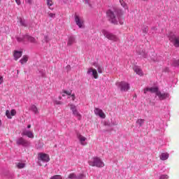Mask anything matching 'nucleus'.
I'll return each mask as SVG.
<instances>
[{"mask_svg": "<svg viewBox=\"0 0 179 179\" xmlns=\"http://www.w3.org/2000/svg\"><path fill=\"white\" fill-rule=\"evenodd\" d=\"M157 96L159 100H166V99L170 97V94H169V92H162V91L159 90L157 93Z\"/></svg>", "mask_w": 179, "mask_h": 179, "instance_id": "obj_13", "label": "nucleus"}, {"mask_svg": "<svg viewBox=\"0 0 179 179\" xmlns=\"http://www.w3.org/2000/svg\"><path fill=\"white\" fill-rule=\"evenodd\" d=\"M50 179H62V176H61V175H55L50 177Z\"/></svg>", "mask_w": 179, "mask_h": 179, "instance_id": "obj_32", "label": "nucleus"}, {"mask_svg": "<svg viewBox=\"0 0 179 179\" xmlns=\"http://www.w3.org/2000/svg\"><path fill=\"white\" fill-rule=\"evenodd\" d=\"M159 179H169V176H167V175H162L159 177Z\"/></svg>", "mask_w": 179, "mask_h": 179, "instance_id": "obj_41", "label": "nucleus"}, {"mask_svg": "<svg viewBox=\"0 0 179 179\" xmlns=\"http://www.w3.org/2000/svg\"><path fill=\"white\" fill-rule=\"evenodd\" d=\"M66 68H67V69H71V66L68 65V66H66Z\"/></svg>", "mask_w": 179, "mask_h": 179, "instance_id": "obj_48", "label": "nucleus"}, {"mask_svg": "<svg viewBox=\"0 0 179 179\" xmlns=\"http://www.w3.org/2000/svg\"><path fill=\"white\" fill-rule=\"evenodd\" d=\"M169 41H171L175 47H179V36L171 34L169 36Z\"/></svg>", "mask_w": 179, "mask_h": 179, "instance_id": "obj_9", "label": "nucleus"}, {"mask_svg": "<svg viewBox=\"0 0 179 179\" xmlns=\"http://www.w3.org/2000/svg\"><path fill=\"white\" fill-rule=\"evenodd\" d=\"M71 97H72V100L74 101L75 100V94H72Z\"/></svg>", "mask_w": 179, "mask_h": 179, "instance_id": "obj_46", "label": "nucleus"}, {"mask_svg": "<svg viewBox=\"0 0 179 179\" xmlns=\"http://www.w3.org/2000/svg\"><path fill=\"white\" fill-rule=\"evenodd\" d=\"M15 166L17 167V169H24L26 164L22 162H17L15 163Z\"/></svg>", "mask_w": 179, "mask_h": 179, "instance_id": "obj_25", "label": "nucleus"}, {"mask_svg": "<svg viewBox=\"0 0 179 179\" xmlns=\"http://www.w3.org/2000/svg\"><path fill=\"white\" fill-rule=\"evenodd\" d=\"M69 107L71 111H72L73 113V115H74V117H76V118L78 119L79 120H82V115H80V113L78 110V108L76 107V106L73 104H70Z\"/></svg>", "mask_w": 179, "mask_h": 179, "instance_id": "obj_7", "label": "nucleus"}, {"mask_svg": "<svg viewBox=\"0 0 179 179\" xmlns=\"http://www.w3.org/2000/svg\"><path fill=\"white\" fill-rule=\"evenodd\" d=\"M10 115H11L12 117L16 115V110L12 109L11 111H10Z\"/></svg>", "mask_w": 179, "mask_h": 179, "instance_id": "obj_39", "label": "nucleus"}, {"mask_svg": "<svg viewBox=\"0 0 179 179\" xmlns=\"http://www.w3.org/2000/svg\"><path fill=\"white\" fill-rule=\"evenodd\" d=\"M76 136L82 146H86L87 145V138L86 137L82 136L80 133H77Z\"/></svg>", "mask_w": 179, "mask_h": 179, "instance_id": "obj_12", "label": "nucleus"}, {"mask_svg": "<svg viewBox=\"0 0 179 179\" xmlns=\"http://www.w3.org/2000/svg\"><path fill=\"white\" fill-rule=\"evenodd\" d=\"M38 160H41V162L48 163V162H50V155L45 153L40 152L38 154Z\"/></svg>", "mask_w": 179, "mask_h": 179, "instance_id": "obj_11", "label": "nucleus"}, {"mask_svg": "<svg viewBox=\"0 0 179 179\" xmlns=\"http://www.w3.org/2000/svg\"><path fill=\"white\" fill-rule=\"evenodd\" d=\"M46 3L49 9H51V6L54 5V1H52V0H46Z\"/></svg>", "mask_w": 179, "mask_h": 179, "instance_id": "obj_29", "label": "nucleus"}, {"mask_svg": "<svg viewBox=\"0 0 179 179\" xmlns=\"http://www.w3.org/2000/svg\"><path fill=\"white\" fill-rule=\"evenodd\" d=\"M169 71V68H166V71L167 72Z\"/></svg>", "mask_w": 179, "mask_h": 179, "instance_id": "obj_52", "label": "nucleus"}, {"mask_svg": "<svg viewBox=\"0 0 179 179\" xmlns=\"http://www.w3.org/2000/svg\"><path fill=\"white\" fill-rule=\"evenodd\" d=\"M29 110H31V111H33L34 114H38V109L37 108V106H36V105H31L29 108Z\"/></svg>", "mask_w": 179, "mask_h": 179, "instance_id": "obj_21", "label": "nucleus"}, {"mask_svg": "<svg viewBox=\"0 0 179 179\" xmlns=\"http://www.w3.org/2000/svg\"><path fill=\"white\" fill-rule=\"evenodd\" d=\"M71 93L72 92L71 91H64V93L62 94V96L63 97L65 96V94H67L68 96H71Z\"/></svg>", "mask_w": 179, "mask_h": 179, "instance_id": "obj_35", "label": "nucleus"}, {"mask_svg": "<svg viewBox=\"0 0 179 179\" xmlns=\"http://www.w3.org/2000/svg\"><path fill=\"white\" fill-rule=\"evenodd\" d=\"M6 117H7L9 120L12 119V115H10V111H9L8 110H7L6 111Z\"/></svg>", "mask_w": 179, "mask_h": 179, "instance_id": "obj_34", "label": "nucleus"}, {"mask_svg": "<svg viewBox=\"0 0 179 179\" xmlns=\"http://www.w3.org/2000/svg\"><path fill=\"white\" fill-rule=\"evenodd\" d=\"M19 21H20V24L21 26H24V27H27V23L26 22V20H24V19L20 18Z\"/></svg>", "mask_w": 179, "mask_h": 179, "instance_id": "obj_26", "label": "nucleus"}, {"mask_svg": "<svg viewBox=\"0 0 179 179\" xmlns=\"http://www.w3.org/2000/svg\"><path fill=\"white\" fill-rule=\"evenodd\" d=\"M50 42V38L48 36H45L43 39L42 40V45L44 48H47V45H48V43Z\"/></svg>", "mask_w": 179, "mask_h": 179, "instance_id": "obj_17", "label": "nucleus"}, {"mask_svg": "<svg viewBox=\"0 0 179 179\" xmlns=\"http://www.w3.org/2000/svg\"><path fill=\"white\" fill-rule=\"evenodd\" d=\"M167 159H169V153L164 152V153L161 154V155H160L161 160H167Z\"/></svg>", "mask_w": 179, "mask_h": 179, "instance_id": "obj_23", "label": "nucleus"}, {"mask_svg": "<svg viewBox=\"0 0 179 179\" xmlns=\"http://www.w3.org/2000/svg\"><path fill=\"white\" fill-rule=\"evenodd\" d=\"M142 31L143 33H144L145 34H146V33H148V27H143L142 28Z\"/></svg>", "mask_w": 179, "mask_h": 179, "instance_id": "obj_38", "label": "nucleus"}, {"mask_svg": "<svg viewBox=\"0 0 179 179\" xmlns=\"http://www.w3.org/2000/svg\"><path fill=\"white\" fill-rule=\"evenodd\" d=\"M2 125V122L0 120V127Z\"/></svg>", "mask_w": 179, "mask_h": 179, "instance_id": "obj_51", "label": "nucleus"}, {"mask_svg": "<svg viewBox=\"0 0 179 179\" xmlns=\"http://www.w3.org/2000/svg\"><path fill=\"white\" fill-rule=\"evenodd\" d=\"M75 41L76 39L73 36H69L67 45H72V44H74Z\"/></svg>", "mask_w": 179, "mask_h": 179, "instance_id": "obj_20", "label": "nucleus"}, {"mask_svg": "<svg viewBox=\"0 0 179 179\" xmlns=\"http://www.w3.org/2000/svg\"><path fill=\"white\" fill-rule=\"evenodd\" d=\"M69 179H76V174L75 173H70L68 176Z\"/></svg>", "mask_w": 179, "mask_h": 179, "instance_id": "obj_33", "label": "nucleus"}, {"mask_svg": "<svg viewBox=\"0 0 179 179\" xmlns=\"http://www.w3.org/2000/svg\"><path fill=\"white\" fill-rule=\"evenodd\" d=\"M48 15L49 17H51L52 19H55V13H48Z\"/></svg>", "mask_w": 179, "mask_h": 179, "instance_id": "obj_37", "label": "nucleus"}, {"mask_svg": "<svg viewBox=\"0 0 179 179\" xmlns=\"http://www.w3.org/2000/svg\"><path fill=\"white\" fill-rule=\"evenodd\" d=\"M31 128V124H28L27 127L26 128L27 129H30Z\"/></svg>", "mask_w": 179, "mask_h": 179, "instance_id": "obj_45", "label": "nucleus"}, {"mask_svg": "<svg viewBox=\"0 0 179 179\" xmlns=\"http://www.w3.org/2000/svg\"><path fill=\"white\" fill-rule=\"evenodd\" d=\"M85 3H89V1H87V0H85Z\"/></svg>", "mask_w": 179, "mask_h": 179, "instance_id": "obj_50", "label": "nucleus"}, {"mask_svg": "<svg viewBox=\"0 0 179 179\" xmlns=\"http://www.w3.org/2000/svg\"><path fill=\"white\" fill-rule=\"evenodd\" d=\"M94 113L95 115H96L97 117H99L100 118H102V119L106 118V113L103 112V110L99 108H95L94 110Z\"/></svg>", "mask_w": 179, "mask_h": 179, "instance_id": "obj_14", "label": "nucleus"}, {"mask_svg": "<svg viewBox=\"0 0 179 179\" xmlns=\"http://www.w3.org/2000/svg\"><path fill=\"white\" fill-rule=\"evenodd\" d=\"M134 72H136V73L137 75H139V76H143V72L142 71V69H141V67H139L138 66H135L134 67Z\"/></svg>", "mask_w": 179, "mask_h": 179, "instance_id": "obj_18", "label": "nucleus"}, {"mask_svg": "<svg viewBox=\"0 0 179 179\" xmlns=\"http://www.w3.org/2000/svg\"><path fill=\"white\" fill-rule=\"evenodd\" d=\"M143 1H148V0H143Z\"/></svg>", "mask_w": 179, "mask_h": 179, "instance_id": "obj_55", "label": "nucleus"}, {"mask_svg": "<svg viewBox=\"0 0 179 179\" xmlns=\"http://www.w3.org/2000/svg\"><path fill=\"white\" fill-rule=\"evenodd\" d=\"M44 146V143H38L36 145V149H41V148H43Z\"/></svg>", "mask_w": 179, "mask_h": 179, "instance_id": "obj_36", "label": "nucleus"}, {"mask_svg": "<svg viewBox=\"0 0 179 179\" xmlns=\"http://www.w3.org/2000/svg\"><path fill=\"white\" fill-rule=\"evenodd\" d=\"M148 92H150V93H155L156 96L157 95V92H159V87H146L144 89V94H146Z\"/></svg>", "mask_w": 179, "mask_h": 179, "instance_id": "obj_15", "label": "nucleus"}, {"mask_svg": "<svg viewBox=\"0 0 179 179\" xmlns=\"http://www.w3.org/2000/svg\"><path fill=\"white\" fill-rule=\"evenodd\" d=\"M138 55H141L143 58H146V53H145V50H142L141 52L137 51Z\"/></svg>", "mask_w": 179, "mask_h": 179, "instance_id": "obj_30", "label": "nucleus"}, {"mask_svg": "<svg viewBox=\"0 0 179 179\" xmlns=\"http://www.w3.org/2000/svg\"><path fill=\"white\" fill-rule=\"evenodd\" d=\"M15 2L17 3V5H20L22 3V2L20 1V0H15Z\"/></svg>", "mask_w": 179, "mask_h": 179, "instance_id": "obj_44", "label": "nucleus"}, {"mask_svg": "<svg viewBox=\"0 0 179 179\" xmlns=\"http://www.w3.org/2000/svg\"><path fill=\"white\" fill-rule=\"evenodd\" d=\"M88 163L92 167H104V162H103L99 157H93L88 162Z\"/></svg>", "mask_w": 179, "mask_h": 179, "instance_id": "obj_3", "label": "nucleus"}, {"mask_svg": "<svg viewBox=\"0 0 179 179\" xmlns=\"http://www.w3.org/2000/svg\"><path fill=\"white\" fill-rule=\"evenodd\" d=\"M45 73H44V72L41 73V76H45Z\"/></svg>", "mask_w": 179, "mask_h": 179, "instance_id": "obj_47", "label": "nucleus"}, {"mask_svg": "<svg viewBox=\"0 0 179 179\" xmlns=\"http://www.w3.org/2000/svg\"><path fill=\"white\" fill-rule=\"evenodd\" d=\"M120 3L121 6H122V8L128 10V5H127V3L124 2V0H120Z\"/></svg>", "mask_w": 179, "mask_h": 179, "instance_id": "obj_28", "label": "nucleus"}, {"mask_svg": "<svg viewBox=\"0 0 179 179\" xmlns=\"http://www.w3.org/2000/svg\"><path fill=\"white\" fill-rule=\"evenodd\" d=\"M87 73V75H91L92 76H93L94 79H97L99 78L97 70L93 68L88 69Z\"/></svg>", "mask_w": 179, "mask_h": 179, "instance_id": "obj_16", "label": "nucleus"}, {"mask_svg": "<svg viewBox=\"0 0 179 179\" xmlns=\"http://www.w3.org/2000/svg\"><path fill=\"white\" fill-rule=\"evenodd\" d=\"M94 66H96V68H97V71L99 73H103V71H104V67L100 65H97L96 64H94Z\"/></svg>", "mask_w": 179, "mask_h": 179, "instance_id": "obj_24", "label": "nucleus"}, {"mask_svg": "<svg viewBox=\"0 0 179 179\" xmlns=\"http://www.w3.org/2000/svg\"><path fill=\"white\" fill-rule=\"evenodd\" d=\"M116 86L122 92H128L129 89H131V87L129 86V83L122 81L116 83Z\"/></svg>", "mask_w": 179, "mask_h": 179, "instance_id": "obj_5", "label": "nucleus"}, {"mask_svg": "<svg viewBox=\"0 0 179 179\" xmlns=\"http://www.w3.org/2000/svg\"><path fill=\"white\" fill-rule=\"evenodd\" d=\"M136 124L138 125H139V127H142V125H143L145 124V120H143V119H138L136 121Z\"/></svg>", "mask_w": 179, "mask_h": 179, "instance_id": "obj_27", "label": "nucleus"}, {"mask_svg": "<svg viewBox=\"0 0 179 179\" xmlns=\"http://www.w3.org/2000/svg\"><path fill=\"white\" fill-rule=\"evenodd\" d=\"M22 136H27V138H30L31 139L34 138V134H33V131H31L27 128L22 129Z\"/></svg>", "mask_w": 179, "mask_h": 179, "instance_id": "obj_10", "label": "nucleus"}, {"mask_svg": "<svg viewBox=\"0 0 179 179\" xmlns=\"http://www.w3.org/2000/svg\"><path fill=\"white\" fill-rule=\"evenodd\" d=\"M16 144L18 146H24V148H27L30 145V143L24 139L23 137H20L16 140Z\"/></svg>", "mask_w": 179, "mask_h": 179, "instance_id": "obj_8", "label": "nucleus"}, {"mask_svg": "<svg viewBox=\"0 0 179 179\" xmlns=\"http://www.w3.org/2000/svg\"><path fill=\"white\" fill-rule=\"evenodd\" d=\"M101 33L104 37L108 40H110L111 41H118V36L108 31L107 29H102Z\"/></svg>", "mask_w": 179, "mask_h": 179, "instance_id": "obj_4", "label": "nucleus"}, {"mask_svg": "<svg viewBox=\"0 0 179 179\" xmlns=\"http://www.w3.org/2000/svg\"><path fill=\"white\" fill-rule=\"evenodd\" d=\"M3 83V77L2 76H0V85H2Z\"/></svg>", "mask_w": 179, "mask_h": 179, "instance_id": "obj_43", "label": "nucleus"}, {"mask_svg": "<svg viewBox=\"0 0 179 179\" xmlns=\"http://www.w3.org/2000/svg\"><path fill=\"white\" fill-rule=\"evenodd\" d=\"M56 104H61L60 101H56Z\"/></svg>", "mask_w": 179, "mask_h": 179, "instance_id": "obj_49", "label": "nucleus"}, {"mask_svg": "<svg viewBox=\"0 0 179 179\" xmlns=\"http://www.w3.org/2000/svg\"><path fill=\"white\" fill-rule=\"evenodd\" d=\"M26 3L31 5L33 3V0H25Z\"/></svg>", "mask_w": 179, "mask_h": 179, "instance_id": "obj_42", "label": "nucleus"}, {"mask_svg": "<svg viewBox=\"0 0 179 179\" xmlns=\"http://www.w3.org/2000/svg\"><path fill=\"white\" fill-rule=\"evenodd\" d=\"M106 15L108 17V20L112 24H124V18H122V14L118 11H112L108 10L106 12Z\"/></svg>", "mask_w": 179, "mask_h": 179, "instance_id": "obj_1", "label": "nucleus"}, {"mask_svg": "<svg viewBox=\"0 0 179 179\" xmlns=\"http://www.w3.org/2000/svg\"><path fill=\"white\" fill-rule=\"evenodd\" d=\"M83 177H85V175H83V173H80L78 176H76V179H82Z\"/></svg>", "mask_w": 179, "mask_h": 179, "instance_id": "obj_40", "label": "nucleus"}, {"mask_svg": "<svg viewBox=\"0 0 179 179\" xmlns=\"http://www.w3.org/2000/svg\"><path fill=\"white\" fill-rule=\"evenodd\" d=\"M27 61H29V57L27 55H24L22 58L20 60V62L23 65V64H26Z\"/></svg>", "mask_w": 179, "mask_h": 179, "instance_id": "obj_22", "label": "nucleus"}, {"mask_svg": "<svg viewBox=\"0 0 179 179\" xmlns=\"http://www.w3.org/2000/svg\"><path fill=\"white\" fill-rule=\"evenodd\" d=\"M75 22L78 26L79 29L85 28V20L82 16L76 14L74 15Z\"/></svg>", "mask_w": 179, "mask_h": 179, "instance_id": "obj_6", "label": "nucleus"}, {"mask_svg": "<svg viewBox=\"0 0 179 179\" xmlns=\"http://www.w3.org/2000/svg\"><path fill=\"white\" fill-rule=\"evenodd\" d=\"M59 100H61V96L59 97Z\"/></svg>", "mask_w": 179, "mask_h": 179, "instance_id": "obj_53", "label": "nucleus"}, {"mask_svg": "<svg viewBox=\"0 0 179 179\" xmlns=\"http://www.w3.org/2000/svg\"><path fill=\"white\" fill-rule=\"evenodd\" d=\"M13 55H14V59H15V61H17V59L20 58V57H22V51L15 50Z\"/></svg>", "mask_w": 179, "mask_h": 179, "instance_id": "obj_19", "label": "nucleus"}, {"mask_svg": "<svg viewBox=\"0 0 179 179\" xmlns=\"http://www.w3.org/2000/svg\"><path fill=\"white\" fill-rule=\"evenodd\" d=\"M17 41H18V43H26V41H29L33 44H37V40H36V38L29 35H21L20 36H17Z\"/></svg>", "mask_w": 179, "mask_h": 179, "instance_id": "obj_2", "label": "nucleus"}, {"mask_svg": "<svg viewBox=\"0 0 179 179\" xmlns=\"http://www.w3.org/2000/svg\"><path fill=\"white\" fill-rule=\"evenodd\" d=\"M172 66H179V59L173 60L172 62Z\"/></svg>", "mask_w": 179, "mask_h": 179, "instance_id": "obj_31", "label": "nucleus"}, {"mask_svg": "<svg viewBox=\"0 0 179 179\" xmlns=\"http://www.w3.org/2000/svg\"><path fill=\"white\" fill-rule=\"evenodd\" d=\"M1 1H2V0H0V3H1Z\"/></svg>", "mask_w": 179, "mask_h": 179, "instance_id": "obj_54", "label": "nucleus"}]
</instances>
